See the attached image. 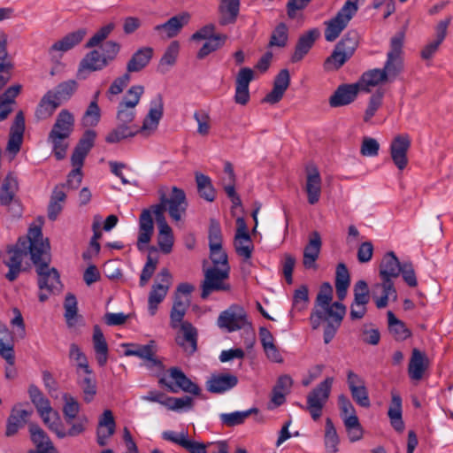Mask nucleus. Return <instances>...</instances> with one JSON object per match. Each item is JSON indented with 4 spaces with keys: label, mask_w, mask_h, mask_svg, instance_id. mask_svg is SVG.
Returning a JSON list of instances; mask_svg holds the SVG:
<instances>
[{
    "label": "nucleus",
    "mask_w": 453,
    "mask_h": 453,
    "mask_svg": "<svg viewBox=\"0 0 453 453\" xmlns=\"http://www.w3.org/2000/svg\"><path fill=\"white\" fill-rule=\"evenodd\" d=\"M50 251V243L43 239L41 226H35L28 229L27 236L19 238L17 243L7 250L4 257V264L9 268L5 277L8 280H15L20 271L24 257L30 255V258L35 265Z\"/></svg>",
    "instance_id": "f257e3e1"
},
{
    "label": "nucleus",
    "mask_w": 453,
    "mask_h": 453,
    "mask_svg": "<svg viewBox=\"0 0 453 453\" xmlns=\"http://www.w3.org/2000/svg\"><path fill=\"white\" fill-rule=\"evenodd\" d=\"M333 296H317L310 321L312 329H318L322 322H326L324 328V342L328 344L335 336L346 313V307L340 302L333 303Z\"/></svg>",
    "instance_id": "f03ea898"
},
{
    "label": "nucleus",
    "mask_w": 453,
    "mask_h": 453,
    "mask_svg": "<svg viewBox=\"0 0 453 453\" xmlns=\"http://www.w3.org/2000/svg\"><path fill=\"white\" fill-rule=\"evenodd\" d=\"M402 264L393 251L384 255L380 265V277L381 284H377L375 288H382V296L375 298L377 308L382 309L388 305V299L396 298V291L394 287V279L398 278L401 273Z\"/></svg>",
    "instance_id": "7ed1b4c3"
},
{
    "label": "nucleus",
    "mask_w": 453,
    "mask_h": 453,
    "mask_svg": "<svg viewBox=\"0 0 453 453\" xmlns=\"http://www.w3.org/2000/svg\"><path fill=\"white\" fill-rule=\"evenodd\" d=\"M167 211L165 203V196L163 195L160 197V203L153 205L150 209L142 210L139 219V234L137 239V248L142 250L147 245L154 233V223L152 219V213L155 215L157 226L163 223H167L164 216V212Z\"/></svg>",
    "instance_id": "20e7f679"
},
{
    "label": "nucleus",
    "mask_w": 453,
    "mask_h": 453,
    "mask_svg": "<svg viewBox=\"0 0 453 453\" xmlns=\"http://www.w3.org/2000/svg\"><path fill=\"white\" fill-rule=\"evenodd\" d=\"M28 393L32 403L36 407L44 424L47 425L49 429L54 432L58 437L64 438V427L59 415L51 408L50 401L35 385L29 387Z\"/></svg>",
    "instance_id": "39448f33"
},
{
    "label": "nucleus",
    "mask_w": 453,
    "mask_h": 453,
    "mask_svg": "<svg viewBox=\"0 0 453 453\" xmlns=\"http://www.w3.org/2000/svg\"><path fill=\"white\" fill-rule=\"evenodd\" d=\"M50 261V251H46L45 256H42V260L35 265L41 302H45L50 294L61 287L59 273L57 269L49 268Z\"/></svg>",
    "instance_id": "423d86ee"
},
{
    "label": "nucleus",
    "mask_w": 453,
    "mask_h": 453,
    "mask_svg": "<svg viewBox=\"0 0 453 453\" xmlns=\"http://www.w3.org/2000/svg\"><path fill=\"white\" fill-rule=\"evenodd\" d=\"M357 4L358 0H347L334 18L324 22L326 41L334 42L339 37L357 13Z\"/></svg>",
    "instance_id": "0eeeda50"
},
{
    "label": "nucleus",
    "mask_w": 453,
    "mask_h": 453,
    "mask_svg": "<svg viewBox=\"0 0 453 453\" xmlns=\"http://www.w3.org/2000/svg\"><path fill=\"white\" fill-rule=\"evenodd\" d=\"M403 42L404 34L402 32L397 33L390 40V49L382 68L389 81H394L403 69Z\"/></svg>",
    "instance_id": "6e6552de"
},
{
    "label": "nucleus",
    "mask_w": 453,
    "mask_h": 453,
    "mask_svg": "<svg viewBox=\"0 0 453 453\" xmlns=\"http://www.w3.org/2000/svg\"><path fill=\"white\" fill-rule=\"evenodd\" d=\"M230 274V270L219 269L217 266H211L204 270V279L201 283V297L203 299L216 291H229L231 285L226 282Z\"/></svg>",
    "instance_id": "1a4fd4ad"
},
{
    "label": "nucleus",
    "mask_w": 453,
    "mask_h": 453,
    "mask_svg": "<svg viewBox=\"0 0 453 453\" xmlns=\"http://www.w3.org/2000/svg\"><path fill=\"white\" fill-rule=\"evenodd\" d=\"M333 382V377L326 378L307 395L306 410L310 412L312 419L315 421L322 415V410L329 398Z\"/></svg>",
    "instance_id": "9d476101"
},
{
    "label": "nucleus",
    "mask_w": 453,
    "mask_h": 453,
    "mask_svg": "<svg viewBox=\"0 0 453 453\" xmlns=\"http://www.w3.org/2000/svg\"><path fill=\"white\" fill-rule=\"evenodd\" d=\"M19 189L17 178L12 174H8L0 188V204L7 207L12 211V216L19 217L21 215V206L15 198Z\"/></svg>",
    "instance_id": "9b49d317"
},
{
    "label": "nucleus",
    "mask_w": 453,
    "mask_h": 453,
    "mask_svg": "<svg viewBox=\"0 0 453 453\" xmlns=\"http://www.w3.org/2000/svg\"><path fill=\"white\" fill-rule=\"evenodd\" d=\"M168 372L169 377L174 380V384L167 382L165 378H161L159 383L165 386L170 392L178 393L179 390H182L194 395H200V388L191 381L180 368L171 367Z\"/></svg>",
    "instance_id": "f8f14e48"
},
{
    "label": "nucleus",
    "mask_w": 453,
    "mask_h": 453,
    "mask_svg": "<svg viewBox=\"0 0 453 453\" xmlns=\"http://www.w3.org/2000/svg\"><path fill=\"white\" fill-rule=\"evenodd\" d=\"M158 277L161 283L154 284L149 295L148 311L150 316L156 314L158 304L163 302L171 286L172 275L167 268H163Z\"/></svg>",
    "instance_id": "ddd939ff"
},
{
    "label": "nucleus",
    "mask_w": 453,
    "mask_h": 453,
    "mask_svg": "<svg viewBox=\"0 0 453 453\" xmlns=\"http://www.w3.org/2000/svg\"><path fill=\"white\" fill-rule=\"evenodd\" d=\"M237 229L234 240V247L238 256L245 261L249 260L254 250V245L247 230V225L243 218L236 219Z\"/></svg>",
    "instance_id": "4468645a"
},
{
    "label": "nucleus",
    "mask_w": 453,
    "mask_h": 453,
    "mask_svg": "<svg viewBox=\"0 0 453 453\" xmlns=\"http://www.w3.org/2000/svg\"><path fill=\"white\" fill-rule=\"evenodd\" d=\"M246 324H248L246 312L236 305L222 311L218 319L219 326L226 328L228 332L242 329Z\"/></svg>",
    "instance_id": "2eb2a0df"
},
{
    "label": "nucleus",
    "mask_w": 453,
    "mask_h": 453,
    "mask_svg": "<svg viewBox=\"0 0 453 453\" xmlns=\"http://www.w3.org/2000/svg\"><path fill=\"white\" fill-rule=\"evenodd\" d=\"M165 203L171 219L175 222L180 221L188 207L185 192L177 187H173L170 197L165 196Z\"/></svg>",
    "instance_id": "dca6fc26"
},
{
    "label": "nucleus",
    "mask_w": 453,
    "mask_h": 453,
    "mask_svg": "<svg viewBox=\"0 0 453 453\" xmlns=\"http://www.w3.org/2000/svg\"><path fill=\"white\" fill-rule=\"evenodd\" d=\"M322 241L319 232L313 231L309 236V242L303 249V265L305 269L317 270V260L321 251Z\"/></svg>",
    "instance_id": "f3484780"
},
{
    "label": "nucleus",
    "mask_w": 453,
    "mask_h": 453,
    "mask_svg": "<svg viewBox=\"0 0 453 453\" xmlns=\"http://www.w3.org/2000/svg\"><path fill=\"white\" fill-rule=\"evenodd\" d=\"M410 146L411 139L408 134L395 136L390 144L392 160L399 170L404 169L407 165V152Z\"/></svg>",
    "instance_id": "a211bd4d"
},
{
    "label": "nucleus",
    "mask_w": 453,
    "mask_h": 453,
    "mask_svg": "<svg viewBox=\"0 0 453 453\" xmlns=\"http://www.w3.org/2000/svg\"><path fill=\"white\" fill-rule=\"evenodd\" d=\"M164 102L161 95H157L150 102V108L147 116L145 117L142 126L139 127L140 132H148L151 134L154 132L163 117Z\"/></svg>",
    "instance_id": "6ab92c4d"
},
{
    "label": "nucleus",
    "mask_w": 453,
    "mask_h": 453,
    "mask_svg": "<svg viewBox=\"0 0 453 453\" xmlns=\"http://www.w3.org/2000/svg\"><path fill=\"white\" fill-rule=\"evenodd\" d=\"M237 376L227 373H213L206 381V389L213 394H224L238 384Z\"/></svg>",
    "instance_id": "aec40b11"
},
{
    "label": "nucleus",
    "mask_w": 453,
    "mask_h": 453,
    "mask_svg": "<svg viewBox=\"0 0 453 453\" xmlns=\"http://www.w3.org/2000/svg\"><path fill=\"white\" fill-rule=\"evenodd\" d=\"M190 15L188 12H183L169 19L166 22L157 25L154 30L158 33L162 38H173L176 36L181 28L188 23Z\"/></svg>",
    "instance_id": "412c9836"
},
{
    "label": "nucleus",
    "mask_w": 453,
    "mask_h": 453,
    "mask_svg": "<svg viewBox=\"0 0 453 453\" xmlns=\"http://www.w3.org/2000/svg\"><path fill=\"white\" fill-rule=\"evenodd\" d=\"M76 384L81 393L82 399L86 403H91L97 394L96 380L93 371L81 372H77Z\"/></svg>",
    "instance_id": "4be33fe9"
},
{
    "label": "nucleus",
    "mask_w": 453,
    "mask_h": 453,
    "mask_svg": "<svg viewBox=\"0 0 453 453\" xmlns=\"http://www.w3.org/2000/svg\"><path fill=\"white\" fill-rule=\"evenodd\" d=\"M290 84V75L288 69H282L275 76L273 88L264 98V102L274 104L279 103Z\"/></svg>",
    "instance_id": "5701e85b"
},
{
    "label": "nucleus",
    "mask_w": 453,
    "mask_h": 453,
    "mask_svg": "<svg viewBox=\"0 0 453 453\" xmlns=\"http://www.w3.org/2000/svg\"><path fill=\"white\" fill-rule=\"evenodd\" d=\"M290 84V75L288 69H282L275 76L273 88L264 98V102L274 104L279 103Z\"/></svg>",
    "instance_id": "b1692460"
},
{
    "label": "nucleus",
    "mask_w": 453,
    "mask_h": 453,
    "mask_svg": "<svg viewBox=\"0 0 453 453\" xmlns=\"http://www.w3.org/2000/svg\"><path fill=\"white\" fill-rule=\"evenodd\" d=\"M25 131V117L22 111H19L11 127L10 138L7 143V150L16 155L21 147Z\"/></svg>",
    "instance_id": "393cba45"
},
{
    "label": "nucleus",
    "mask_w": 453,
    "mask_h": 453,
    "mask_svg": "<svg viewBox=\"0 0 453 453\" xmlns=\"http://www.w3.org/2000/svg\"><path fill=\"white\" fill-rule=\"evenodd\" d=\"M116 428V422L113 413L111 410L104 411L99 418L98 426L96 429V441L100 446H104L109 438H111Z\"/></svg>",
    "instance_id": "a878e982"
},
{
    "label": "nucleus",
    "mask_w": 453,
    "mask_h": 453,
    "mask_svg": "<svg viewBox=\"0 0 453 453\" xmlns=\"http://www.w3.org/2000/svg\"><path fill=\"white\" fill-rule=\"evenodd\" d=\"M156 345L153 341L145 345L133 346L125 351L126 356H134L144 360L145 365L150 367H159L162 363L156 357Z\"/></svg>",
    "instance_id": "bb28decb"
},
{
    "label": "nucleus",
    "mask_w": 453,
    "mask_h": 453,
    "mask_svg": "<svg viewBox=\"0 0 453 453\" xmlns=\"http://www.w3.org/2000/svg\"><path fill=\"white\" fill-rule=\"evenodd\" d=\"M360 90L357 83L343 84L337 88L329 98L331 107H340L352 103Z\"/></svg>",
    "instance_id": "cd10ccee"
},
{
    "label": "nucleus",
    "mask_w": 453,
    "mask_h": 453,
    "mask_svg": "<svg viewBox=\"0 0 453 453\" xmlns=\"http://www.w3.org/2000/svg\"><path fill=\"white\" fill-rule=\"evenodd\" d=\"M96 135L93 130H87L83 134L72 154L71 160L73 166L83 165L86 156L94 146Z\"/></svg>",
    "instance_id": "c85d7f7f"
},
{
    "label": "nucleus",
    "mask_w": 453,
    "mask_h": 453,
    "mask_svg": "<svg viewBox=\"0 0 453 453\" xmlns=\"http://www.w3.org/2000/svg\"><path fill=\"white\" fill-rule=\"evenodd\" d=\"M320 36V31L318 28H312L303 34L296 45L295 51L291 57L293 63L301 61L304 56L312 48L316 40Z\"/></svg>",
    "instance_id": "c756f323"
},
{
    "label": "nucleus",
    "mask_w": 453,
    "mask_h": 453,
    "mask_svg": "<svg viewBox=\"0 0 453 453\" xmlns=\"http://www.w3.org/2000/svg\"><path fill=\"white\" fill-rule=\"evenodd\" d=\"M305 191L310 204H315L319 202L321 194V177L315 166L307 169Z\"/></svg>",
    "instance_id": "7c9ffc66"
},
{
    "label": "nucleus",
    "mask_w": 453,
    "mask_h": 453,
    "mask_svg": "<svg viewBox=\"0 0 453 453\" xmlns=\"http://www.w3.org/2000/svg\"><path fill=\"white\" fill-rule=\"evenodd\" d=\"M180 326L183 336L177 339V343L186 353L192 355L197 349V330L188 321L182 322Z\"/></svg>",
    "instance_id": "2f4dec72"
},
{
    "label": "nucleus",
    "mask_w": 453,
    "mask_h": 453,
    "mask_svg": "<svg viewBox=\"0 0 453 453\" xmlns=\"http://www.w3.org/2000/svg\"><path fill=\"white\" fill-rule=\"evenodd\" d=\"M218 10L220 25L234 24L240 12V0H220Z\"/></svg>",
    "instance_id": "473e14b6"
},
{
    "label": "nucleus",
    "mask_w": 453,
    "mask_h": 453,
    "mask_svg": "<svg viewBox=\"0 0 453 453\" xmlns=\"http://www.w3.org/2000/svg\"><path fill=\"white\" fill-rule=\"evenodd\" d=\"M153 56L151 47H142L136 50L127 64V73H137L144 69Z\"/></svg>",
    "instance_id": "72a5a7b5"
},
{
    "label": "nucleus",
    "mask_w": 453,
    "mask_h": 453,
    "mask_svg": "<svg viewBox=\"0 0 453 453\" xmlns=\"http://www.w3.org/2000/svg\"><path fill=\"white\" fill-rule=\"evenodd\" d=\"M389 81L385 72L380 68H374L365 72L357 82L360 90L370 92L371 88L376 87L383 82Z\"/></svg>",
    "instance_id": "f704fd0d"
},
{
    "label": "nucleus",
    "mask_w": 453,
    "mask_h": 453,
    "mask_svg": "<svg viewBox=\"0 0 453 453\" xmlns=\"http://www.w3.org/2000/svg\"><path fill=\"white\" fill-rule=\"evenodd\" d=\"M66 200L65 185H57L52 190L50 203L48 205V218L54 221L57 219L64 208Z\"/></svg>",
    "instance_id": "c9c22d12"
},
{
    "label": "nucleus",
    "mask_w": 453,
    "mask_h": 453,
    "mask_svg": "<svg viewBox=\"0 0 453 453\" xmlns=\"http://www.w3.org/2000/svg\"><path fill=\"white\" fill-rule=\"evenodd\" d=\"M74 127V118L73 115L68 111L67 110H62L56 119L55 124L53 125L52 129L50 134H56L69 138L71 135Z\"/></svg>",
    "instance_id": "e433bc0d"
},
{
    "label": "nucleus",
    "mask_w": 453,
    "mask_h": 453,
    "mask_svg": "<svg viewBox=\"0 0 453 453\" xmlns=\"http://www.w3.org/2000/svg\"><path fill=\"white\" fill-rule=\"evenodd\" d=\"M87 31L85 28L78 29L74 32L67 34L62 39L53 43L50 49V52L60 51L65 52L79 44L85 37Z\"/></svg>",
    "instance_id": "4c0bfd02"
},
{
    "label": "nucleus",
    "mask_w": 453,
    "mask_h": 453,
    "mask_svg": "<svg viewBox=\"0 0 453 453\" xmlns=\"http://www.w3.org/2000/svg\"><path fill=\"white\" fill-rule=\"evenodd\" d=\"M108 62L101 54L99 50H94L86 54L80 64L79 73L84 71L95 72L104 69L108 65Z\"/></svg>",
    "instance_id": "58836bf2"
},
{
    "label": "nucleus",
    "mask_w": 453,
    "mask_h": 453,
    "mask_svg": "<svg viewBox=\"0 0 453 453\" xmlns=\"http://www.w3.org/2000/svg\"><path fill=\"white\" fill-rule=\"evenodd\" d=\"M93 346L98 365L101 367L104 366L108 360V344L101 328L97 325L94 326Z\"/></svg>",
    "instance_id": "ea45409f"
},
{
    "label": "nucleus",
    "mask_w": 453,
    "mask_h": 453,
    "mask_svg": "<svg viewBox=\"0 0 453 453\" xmlns=\"http://www.w3.org/2000/svg\"><path fill=\"white\" fill-rule=\"evenodd\" d=\"M60 104V102L54 97L53 91L49 90L42 97L35 110V117L40 120L46 119L55 112Z\"/></svg>",
    "instance_id": "a19ab883"
},
{
    "label": "nucleus",
    "mask_w": 453,
    "mask_h": 453,
    "mask_svg": "<svg viewBox=\"0 0 453 453\" xmlns=\"http://www.w3.org/2000/svg\"><path fill=\"white\" fill-rule=\"evenodd\" d=\"M427 366V358L425 354L418 349L412 350L409 363L408 372L412 380H419Z\"/></svg>",
    "instance_id": "79ce46f5"
},
{
    "label": "nucleus",
    "mask_w": 453,
    "mask_h": 453,
    "mask_svg": "<svg viewBox=\"0 0 453 453\" xmlns=\"http://www.w3.org/2000/svg\"><path fill=\"white\" fill-rule=\"evenodd\" d=\"M190 304L188 297H182L179 295L174 296L173 304L170 313L171 326L177 328L182 323V319Z\"/></svg>",
    "instance_id": "37998d69"
},
{
    "label": "nucleus",
    "mask_w": 453,
    "mask_h": 453,
    "mask_svg": "<svg viewBox=\"0 0 453 453\" xmlns=\"http://www.w3.org/2000/svg\"><path fill=\"white\" fill-rule=\"evenodd\" d=\"M0 356L8 365H14V343L13 336L9 329H1L0 331Z\"/></svg>",
    "instance_id": "c03bdc74"
},
{
    "label": "nucleus",
    "mask_w": 453,
    "mask_h": 453,
    "mask_svg": "<svg viewBox=\"0 0 453 453\" xmlns=\"http://www.w3.org/2000/svg\"><path fill=\"white\" fill-rule=\"evenodd\" d=\"M30 414L31 411L14 407L7 421L5 434L7 436L14 435L26 424Z\"/></svg>",
    "instance_id": "a18cd8bd"
},
{
    "label": "nucleus",
    "mask_w": 453,
    "mask_h": 453,
    "mask_svg": "<svg viewBox=\"0 0 453 453\" xmlns=\"http://www.w3.org/2000/svg\"><path fill=\"white\" fill-rule=\"evenodd\" d=\"M138 133L139 127L137 126L119 123L117 127L106 135L105 141L108 143H117L126 138L134 137Z\"/></svg>",
    "instance_id": "49530a36"
},
{
    "label": "nucleus",
    "mask_w": 453,
    "mask_h": 453,
    "mask_svg": "<svg viewBox=\"0 0 453 453\" xmlns=\"http://www.w3.org/2000/svg\"><path fill=\"white\" fill-rule=\"evenodd\" d=\"M350 278L347 266L343 263H340L336 267L335 288L339 300H343L347 296L349 287Z\"/></svg>",
    "instance_id": "de8ad7c7"
},
{
    "label": "nucleus",
    "mask_w": 453,
    "mask_h": 453,
    "mask_svg": "<svg viewBox=\"0 0 453 453\" xmlns=\"http://www.w3.org/2000/svg\"><path fill=\"white\" fill-rule=\"evenodd\" d=\"M257 412L258 410L257 408H250L243 411H237L230 413H221L219 418L224 426L233 427L242 425L251 414Z\"/></svg>",
    "instance_id": "09e8293b"
},
{
    "label": "nucleus",
    "mask_w": 453,
    "mask_h": 453,
    "mask_svg": "<svg viewBox=\"0 0 453 453\" xmlns=\"http://www.w3.org/2000/svg\"><path fill=\"white\" fill-rule=\"evenodd\" d=\"M388 323L389 332L396 340L403 341L411 336V331L391 311H388Z\"/></svg>",
    "instance_id": "8fccbe9b"
},
{
    "label": "nucleus",
    "mask_w": 453,
    "mask_h": 453,
    "mask_svg": "<svg viewBox=\"0 0 453 453\" xmlns=\"http://www.w3.org/2000/svg\"><path fill=\"white\" fill-rule=\"evenodd\" d=\"M196 181L200 196L209 202L214 201L216 192L211 179L207 175L196 173Z\"/></svg>",
    "instance_id": "3c124183"
},
{
    "label": "nucleus",
    "mask_w": 453,
    "mask_h": 453,
    "mask_svg": "<svg viewBox=\"0 0 453 453\" xmlns=\"http://www.w3.org/2000/svg\"><path fill=\"white\" fill-rule=\"evenodd\" d=\"M325 448L328 453H337L339 451L340 439L332 420L327 418L326 419L325 431Z\"/></svg>",
    "instance_id": "603ef678"
},
{
    "label": "nucleus",
    "mask_w": 453,
    "mask_h": 453,
    "mask_svg": "<svg viewBox=\"0 0 453 453\" xmlns=\"http://www.w3.org/2000/svg\"><path fill=\"white\" fill-rule=\"evenodd\" d=\"M157 226V244L163 253L169 254L172 251L173 245V234L172 228L167 223H163Z\"/></svg>",
    "instance_id": "864d4df0"
},
{
    "label": "nucleus",
    "mask_w": 453,
    "mask_h": 453,
    "mask_svg": "<svg viewBox=\"0 0 453 453\" xmlns=\"http://www.w3.org/2000/svg\"><path fill=\"white\" fill-rule=\"evenodd\" d=\"M69 357L76 363V374L78 371H81V372L92 371L89 367L86 355L81 351V348L77 344L72 343L70 345Z\"/></svg>",
    "instance_id": "5fc2aeb1"
},
{
    "label": "nucleus",
    "mask_w": 453,
    "mask_h": 453,
    "mask_svg": "<svg viewBox=\"0 0 453 453\" xmlns=\"http://www.w3.org/2000/svg\"><path fill=\"white\" fill-rule=\"evenodd\" d=\"M77 89V82L73 80H69L58 84L53 91L54 97L62 104L71 98Z\"/></svg>",
    "instance_id": "6e6d98bb"
},
{
    "label": "nucleus",
    "mask_w": 453,
    "mask_h": 453,
    "mask_svg": "<svg viewBox=\"0 0 453 453\" xmlns=\"http://www.w3.org/2000/svg\"><path fill=\"white\" fill-rule=\"evenodd\" d=\"M309 303V290L306 285H302L294 291L292 299V310L294 311H304Z\"/></svg>",
    "instance_id": "4d7b16f0"
},
{
    "label": "nucleus",
    "mask_w": 453,
    "mask_h": 453,
    "mask_svg": "<svg viewBox=\"0 0 453 453\" xmlns=\"http://www.w3.org/2000/svg\"><path fill=\"white\" fill-rule=\"evenodd\" d=\"M63 400L65 402L63 414L66 423L71 424L80 412V403L69 394H64Z\"/></svg>",
    "instance_id": "13d9d810"
},
{
    "label": "nucleus",
    "mask_w": 453,
    "mask_h": 453,
    "mask_svg": "<svg viewBox=\"0 0 453 453\" xmlns=\"http://www.w3.org/2000/svg\"><path fill=\"white\" fill-rule=\"evenodd\" d=\"M351 57L343 52L342 50H338V47H334L331 55L326 59L324 67L326 70H338L340 69Z\"/></svg>",
    "instance_id": "bf43d9fd"
},
{
    "label": "nucleus",
    "mask_w": 453,
    "mask_h": 453,
    "mask_svg": "<svg viewBox=\"0 0 453 453\" xmlns=\"http://www.w3.org/2000/svg\"><path fill=\"white\" fill-rule=\"evenodd\" d=\"M358 45V35L356 31L351 30L344 35L341 41L335 45L338 50L352 57Z\"/></svg>",
    "instance_id": "052dcab7"
},
{
    "label": "nucleus",
    "mask_w": 453,
    "mask_h": 453,
    "mask_svg": "<svg viewBox=\"0 0 453 453\" xmlns=\"http://www.w3.org/2000/svg\"><path fill=\"white\" fill-rule=\"evenodd\" d=\"M226 36L225 35H216L214 37L207 40L197 53V58L203 59L210 53L219 50L223 46Z\"/></svg>",
    "instance_id": "680f3d73"
},
{
    "label": "nucleus",
    "mask_w": 453,
    "mask_h": 453,
    "mask_svg": "<svg viewBox=\"0 0 453 453\" xmlns=\"http://www.w3.org/2000/svg\"><path fill=\"white\" fill-rule=\"evenodd\" d=\"M52 134H49L48 140L52 143L53 146V154L58 160L63 159L66 155V150L68 147V143L66 140L68 138Z\"/></svg>",
    "instance_id": "e2e57ef3"
},
{
    "label": "nucleus",
    "mask_w": 453,
    "mask_h": 453,
    "mask_svg": "<svg viewBox=\"0 0 453 453\" xmlns=\"http://www.w3.org/2000/svg\"><path fill=\"white\" fill-rule=\"evenodd\" d=\"M131 76L129 73H125L123 75L116 78L111 86L109 87L106 96L110 101H113V96L119 95L122 93L124 88L128 85L130 82Z\"/></svg>",
    "instance_id": "0e129e2a"
},
{
    "label": "nucleus",
    "mask_w": 453,
    "mask_h": 453,
    "mask_svg": "<svg viewBox=\"0 0 453 453\" xmlns=\"http://www.w3.org/2000/svg\"><path fill=\"white\" fill-rule=\"evenodd\" d=\"M288 27L284 23H280L273 30L269 42L270 47H284L288 42Z\"/></svg>",
    "instance_id": "69168bd1"
},
{
    "label": "nucleus",
    "mask_w": 453,
    "mask_h": 453,
    "mask_svg": "<svg viewBox=\"0 0 453 453\" xmlns=\"http://www.w3.org/2000/svg\"><path fill=\"white\" fill-rule=\"evenodd\" d=\"M29 432L31 434V439L35 444L36 448H42L45 446L51 447L52 442L45 432L38 425L30 424Z\"/></svg>",
    "instance_id": "338daca9"
},
{
    "label": "nucleus",
    "mask_w": 453,
    "mask_h": 453,
    "mask_svg": "<svg viewBox=\"0 0 453 453\" xmlns=\"http://www.w3.org/2000/svg\"><path fill=\"white\" fill-rule=\"evenodd\" d=\"M65 317L69 326H73L75 323L77 316V300L74 295L68 294L65 296Z\"/></svg>",
    "instance_id": "774afa93"
}]
</instances>
